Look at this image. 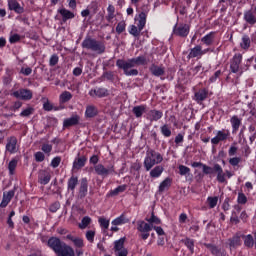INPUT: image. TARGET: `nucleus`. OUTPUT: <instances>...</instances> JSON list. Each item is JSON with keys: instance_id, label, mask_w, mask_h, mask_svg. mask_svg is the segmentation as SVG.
<instances>
[{"instance_id": "obj_30", "label": "nucleus", "mask_w": 256, "mask_h": 256, "mask_svg": "<svg viewBox=\"0 0 256 256\" xmlns=\"http://www.w3.org/2000/svg\"><path fill=\"white\" fill-rule=\"evenodd\" d=\"M251 47V39L247 34L241 37L240 48L244 51H248Z\"/></svg>"}, {"instance_id": "obj_3", "label": "nucleus", "mask_w": 256, "mask_h": 256, "mask_svg": "<svg viewBox=\"0 0 256 256\" xmlns=\"http://www.w3.org/2000/svg\"><path fill=\"white\" fill-rule=\"evenodd\" d=\"M243 55L241 53H235L229 61V69L232 74L242 75L245 71L248 70V67L242 66Z\"/></svg>"}, {"instance_id": "obj_40", "label": "nucleus", "mask_w": 256, "mask_h": 256, "mask_svg": "<svg viewBox=\"0 0 256 256\" xmlns=\"http://www.w3.org/2000/svg\"><path fill=\"white\" fill-rule=\"evenodd\" d=\"M86 161L87 158L85 156L75 159V161L73 162V168L77 170L83 168L85 166Z\"/></svg>"}, {"instance_id": "obj_54", "label": "nucleus", "mask_w": 256, "mask_h": 256, "mask_svg": "<svg viewBox=\"0 0 256 256\" xmlns=\"http://www.w3.org/2000/svg\"><path fill=\"white\" fill-rule=\"evenodd\" d=\"M207 201H208V206H210V209H214L218 204V197L217 196L208 197Z\"/></svg>"}, {"instance_id": "obj_44", "label": "nucleus", "mask_w": 256, "mask_h": 256, "mask_svg": "<svg viewBox=\"0 0 256 256\" xmlns=\"http://www.w3.org/2000/svg\"><path fill=\"white\" fill-rule=\"evenodd\" d=\"M244 239V246L247 248H253L254 247V238L251 234H247L243 236Z\"/></svg>"}, {"instance_id": "obj_5", "label": "nucleus", "mask_w": 256, "mask_h": 256, "mask_svg": "<svg viewBox=\"0 0 256 256\" xmlns=\"http://www.w3.org/2000/svg\"><path fill=\"white\" fill-rule=\"evenodd\" d=\"M116 66L124 71V74L127 77H136L139 75V71L135 68V65L132 61V59L128 60H123V59H118L116 62Z\"/></svg>"}, {"instance_id": "obj_14", "label": "nucleus", "mask_w": 256, "mask_h": 256, "mask_svg": "<svg viewBox=\"0 0 256 256\" xmlns=\"http://www.w3.org/2000/svg\"><path fill=\"white\" fill-rule=\"evenodd\" d=\"M17 138L11 136L7 139L6 151L10 154H16L18 152Z\"/></svg>"}, {"instance_id": "obj_33", "label": "nucleus", "mask_w": 256, "mask_h": 256, "mask_svg": "<svg viewBox=\"0 0 256 256\" xmlns=\"http://www.w3.org/2000/svg\"><path fill=\"white\" fill-rule=\"evenodd\" d=\"M67 239L74 243L76 248H83L84 247V240L80 237H75L71 234L67 235Z\"/></svg>"}, {"instance_id": "obj_43", "label": "nucleus", "mask_w": 256, "mask_h": 256, "mask_svg": "<svg viewBox=\"0 0 256 256\" xmlns=\"http://www.w3.org/2000/svg\"><path fill=\"white\" fill-rule=\"evenodd\" d=\"M131 60L135 67L144 66L147 63L145 56H138L136 58H131Z\"/></svg>"}, {"instance_id": "obj_64", "label": "nucleus", "mask_w": 256, "mask_h": 256, "mask_svg": "<svg viewBox=\"0 0 256 256\" xmlns=\"http://www.w3.org/2000/svg\"><path fill=\"white\" fill-rule=\"evenodd\" d=\"M221 74V70H217L216 73H214V75L210 78V83H215Z\"/></svg>"}, {"instance_id": "obj_25", "label": "nucleus", "mask_w": 256, "mask_h": 256, "mask_svg": "<svg viewBox=\"0 0 256 256\" xmlns=\"http://www.w3.org/2000/svg\"><path fill=\"white\" fill-rule=\"evenodd\" d=\"M39 183L41 185H48L51 181V174L46 170H42L38 176Z\"/></svg>"}, {"instance_id": "obj_6", "label": "nucleus", "mask_w": 256, "mask_h": 256, "mask_svg": "<svg viewBox=\"0 0 256 256\" xmlns=\"http://www.w3.org/2000/svg\"><path fill=\"white\" fill-rule=\"evenodd\" d=\"M154 225L144 220L136 221V230L140 233L142 240H147L150 236V232L153 230Z\"/></svg>"}, {"instance_id": "obj_9", "label": "nucleus", "mask_w": 256, "mask_h": 256, "mask_svg": "<svg viewBox=\"0 0 256 256\" xmlns=\"http://www.w3.org/2000/svg\"><path fill=\"white\" fill-rule=\"evenodd\" d=\"M209 51V48L203 50L201 45H196L194 48L190 49V53H188V59H201L204 55L209 53Z\"/></svg>"}, {"instance_id": "obj_42", "label": "nucleus", "mask_w": 256, "mask_h": 256, "mask_svg": "<svg viewBox=\"0 0 256 256\" xmlns=\"http://www.w3.org/2000/svg\"><path fill=\"white\" fill-rule=\"evenodd\" d=\"M145 111H146L145 105H138L133 108V113L136 116V118H138V119L143 116Z\"/></svg>"}, {"instance_id": "obj_38", "label": "nucleus", "mask_w": 256, "mask_h": 256, "mask_svg": "<svg viewBox=\"0 0 256 256\" xmlns=\"http://www.w3.org/2000/svg\"><path fill=\"white\" fill-rule=\"evenodd\" d=\"M88 192V180L87 178H83L80 186L79 195L81 198H84Z\"/></svg>"}, {"instance_id": "obj_48", "label": "nucleus", "mask_w": 256, "mask_h": 256, "mask_svg": "<svg viewBox=\"0 0 256 256\" xmlns=\"http://www.w3.org/2000/svg\"><path fill=\"white\" fill-rule=\"evenodd\" d=\"M126 189H127V185H120V186H118L117 188H115L114 190H112L111 192H110V195L111 196H117V195H119L120 193H123V192H125L126 191Z\"/></svg>"}, {"instance_id": "obj_26", "label": "nucleus", "mask_w": 256, "mask_h": 256, "mask_svg": "<svg viewBox=\"0 0 256 256\" xmlns=\"http://www.w3.org/2000/svg\"><path fill=\"white\" fill-rule=\"evenodd\" d=\"M150 73L154 77H161L165 74V67L152 64L150 66Z\"/></svg>"}, {"instance_id": "obj_47", "label": "nucleus", "mask_w": 256, "mask_h": 256, "mask_svg": "<svg viewBox=\"0 0 256 256\" xmlns=\"http://www.w3.org/2000/svg\"><path fill=\"white\" fill-rule=\"evenodd\" d=\"M98 222L102 230H108L110 225V219H107L105 217H99Z\"/></svg>"}, {"instance_id": "obj_24", "label": "nucleus", "mask_w": 256, "mask_h": 256, "mask_svg": "<svg viewBox=\"0 0 256 256\" xmlns=\"http://www.w3.org/2000/svg\"><path fill=\"white\" fill-rule=\"evenodd\" d=\"M78 184H79L78 177L75 176V175H72L69 178L68 182H67V190H68V192H71L72 194H74L75 193V189L78 186Z\"/></svg>"}, {"instance_id": "obj_27", "label": "nucleus", "mask_w": 256, "mask_h": 256, "mask_svg": "<svg viewBox=\"0 0 256 256\" xmlns=\"http://www.w3.org/2000/svg\"><path fill=\"white\" fill-rule=\"evenodd\" d=\"M164 172V167L161 165H156L154 168L150 169V178L158 179Z\"/></svg>"}, {"instance_id": "obj_11", "label": "nucleus", "mask_w": 256, "mask_h": 256, "mask_svg": "<svg viewBox=\"0 0 256 256\" xmlns=\"http://www.w3.org/2000/svg\"><path fill=\"white\" fill-rule=\"evenodd\" d=\"M230 136L229 130H218L210 142L212 145H218L220 142L226 141Z\"/></svg>"}, {"instance_id": "obj_29", "label": "nucleus", "mask_w": 256, "mask_h": 256, "mask_svg": "<svg viewBox=\"0 0 256 256\" xmlns=\"http://www.w3.org/2000/svg\"><path fill=\"white\" fill-rule=\"evenodd\" d=\"M215 35H216V32H214V31L204 35V37H202V39H201L202 44H204L206 46H211L215 41Z\"/></svg>"}, {"instance_id": "obj_34", "label": "nucleus", "mask_w": 256, "mask_h": 256, "mask_svg": "<svg viewBox=\"0 0 256 256\" xmlns=\"http://www.w3.org/2000/svg\"><path fill=\"white\" fill-rule=\"evenodd\" d=\"M182 243L184 244V246H186V248H188L190 250V254H194L195 252V240L189 237H186L184 239H182Z\"/></svg>"}, {"instance_id": "obj_21", "label": "nucleus", "mask_w": 256, "mask_h": 256, "mask_svg": "<svg viewBox=\"0 0 256 256\" xmlns=\"http://www.w3.org/2000/svg\"><path fill=\"white\" fill-rule=\"evenodd\" d=\"M230 125L232 129V133H237L242 125V118H239L237 115H233L230 118Z\"/></svg>"}, {"instance_id": "obj_53", "label": "nucleus", "mask_w": 256, "mask_h": 256, "mask_svg": "<svg viewBox=\"0 0 256 256\" xmlns=\"http://www.w3.org/2000/svg\"><path fill=\"white\" fill-rule=\"evenodd\" d=\"M247 201H248L247 196L244 193L239 192L237 196V203L240 205H245Z\"/></svg>"}, {"instance_id": "obj_8", "label": "nucleus", "mask_w": 256, "mask_h": 256, "mask_svg": "<svg viewBox=\"0 0 256 256\" xmlns=\"http://www.w3.org/2000/svg\"><path fill=\"white\" fill-rule=\"evenodd\" d=\"M94 170L98 176H101L103 178H106L115 173L114 165H109L108 167H105L101 163L95 165Z\"/></svg>"}, {"instance_id": "obj_63", "label": "nucleus", "mask_w": 256, "mask_h": 256, "mask_svg": "<svg viewBox=\"0 0 256 256\" xmlns=\"http://www.w3.org/2000/svg\"><path fill=\"white\" fill-rule=\"evenodd\" d=\"M59 58L57 55H52L50 58V66L55 67L58 64Z\"/></svg>"}, {"instance_id": "obj_59", "label": "nucleus", "mask_w": 256, "mask_h": 256, "mask_svg": "<svg viewBox=\"0 0 256 256\" xmlns=\"http://www.w3.org/2000/svg\"><path fill=\"white\" fill-rule=\"evenodd\" d=\"M21 36L19 34H12L9 38L10 44H16L18 41H20Z\"/></svg>"}, {"instance_id": "obj_18", "label": "nucleus", "mask_w": 256, "mask_h": 256, "mask_svg": "<svg viewBox=\"0 0 256 256\" xmlns=\"http://www.w3.org/2000/svg\"><path fill=\"white\" fill-rule=\"evenodd\" d=\"M89 95L93 98L97 97V98H105L107 96H109V91L106 88H96V89H91L89 91Z\"/></svg>"}, {"instance_id": "obj_22", "label": "nucleus", "mask_w": 256, "mask_h": 256, "mask_svg": "<svg viewBox=\"0 0 256 256\" xmlns=\"http://www.w3.org/2000/svg\"><path fill=\"white\" fill-rule=\"evenodd\" d=\"M15 195L14 190H9L8 192L3 193V200L1 201L0 208H6L11 202L12 198Z\"/></svg>"}, {"instance_id": "obj_37", "label": "nucleus", "mask_w": 256, "mask_h": 256, "mask_svg": "<svg viewBox=\"0 0 256 256\" xmlns=\"http://www.w3.org/2000/svg\"><path fill=\"white\" fill-rule=\"evenodd\" d=\"M58 13H60V15H62L64 22L68 21V19H74V17H75L73 12H71L70 10H67L65 8L59 9Z\"/></svg>"}, {"instance_id": "obj_51", "label": "nucleus", "mask_w": 256, "mask_h": 256, "mask_svg": "<svg viewBox=\"0 0 256 256\" xmlns=\"http://www.w3.org/2000/svg\"><path fill=\"white\" fill-rule=\"evenodd\" d=\"M178 171L180 173V176H187L191 173L190 168L185 165L178 166Z\"/></svg>"}, {"instance_id": "obj_39", "label": "nucleus", "mask_w": 256, "mask_h": 256, "mask_svg": "<svg viewBox=\"0 0 256 256\" xmlns=\"http://www.w3.org/2000/svg\"><path fill=\"white\" fill-rule=\"evenodd\" d=\"M230 248H237L241 245V238L239 235H234L228 239Z\"/></svg>"}, {"instance_id": "obj_49", "label": "nucleus", "mask_w": 256, "mask_h": 256, "mask_svg": "<svg viewBox=\"0 0 256 256\" xmlns=\"http://www.w3.org/2000/svg\"><path fill=\"white\" fill-rule=\"evenodd\" d=\"M160 132L162 133V136L169 138L172 135L171 129L168 127V125L164 124L162 127H160Z\"/></svg>"}, {"instance_id": "obj_4", "label": "nucleus", "mask_w": 256, "mask_h": 256, "mask_svg": "<svg viewBox=\"0 0 256 256\" xmlns=\"http://www.w3.org/2000/svg\"><path fill=\"white\" fill-rule=\"evenodd\" d=\"M82 48L91 50L92 52H95L99 55H102L106 51L105 44L101 41H97L96 39L93 38H86L82 42Z\"/></svg>"}, {"instance_id": "obj_7", "label": "nucleus", "mask_w": 256, "mask_h": 256, "mask_svg": "<svg viewBox=\"0 0 256 256\" xmlns=\"http://www.w3.org/2000/svg\"><path fill=\"white\" fill-rule=\"evenodd\" d=\"M126 237H121L114 241L115 256H128V249L125 247Z\"/></svg>"}, {"instance_id": "obj_31", "label": "nucleus", "mask_w": 256, "mask_h": 256, "mask_svg": "<svg viewBox=\"0 0 256 256\" xmlns=\"http://www.w3.org/2000/svg\"><path fill=\"white\" fill-rule=\"evenodd\" d=\"M171 185H172V179L170 177H166V179H164V181L160 183V186H158V192L163 193L169 190Z\"/></svg>"}, {"instance_id": "obj_61", "label": "nucleus", "mask_w": 256, "mask_h": 256, "mask_svg": "<svg viewBox=\"0 0 256 256\" xmlns=\"http://www.w3.org/2000/svg\"><path fill=\"white\" fill-rule=\"evenodd\" d=\"M60 209V203L59 202H54L51 204L49 210L51 213H56Z\"/></svg>"}, {"instance_id": "obj_12", "label": "nucleus", "mask_w": 256, "mask_h": 256, "mask_svg": "<svg viewBox=\"0 0 256 256\" xmlns=\"http://www.w3.org/2000/svg\"><path fill=\"white\" fill-rule=\"evenodd\" d=\"M174 35L178 37H188L190 33V26L188 24H176L174 25Z\"/></svg>"}, {"instance_id": "obj_16", "label": "nucleus", "mask_w": 256, "mask_h": 256, "mask_svg": "<svg viewBox=\"0 0 256 256\" xmlns=\"http://www.w3.org/2000/svg\"><path fill=\"white\" fill-rule=\"evenodd\" d=\"M214 172H216V180L220 184L226 183V174L220 164H214Z\"/></svg>"}, {"instance_id": "obj_20", "label": "nucleus", "mask_w": 256, "mask_h": 256, "mask_svg": "<svg viewBox=\"0 0 256 256\" xmlns=\"http://www.w3.org/2000/svg\"><path fill=\"white\" fill-rule=\"evenodd\" d=\"M209 91L207 89H200L198 92L194 93V101L198 104H202L207 97H208Z\"/></svg>"}, {"instance_id": "obj_2", "label": "nucleus", "mask_w": 256, "mask_h": 256, "mask_svg": "<svg viewBox=\"0 0 256 256\" xmlns=\"http://www.w3.org/2000/svg\"><path fill=\"white\" fill-rule=\"evenodd\" d=\"M162 162L163 156L160 152H157L154 149H148V151H146V157H144V169L146 172L151 171L156 165H159Z\"/></svg>"}, {"instance_id": "obj_15", "label": "nucleus", "mask_w": 256, "mask_h": 256, "mask_svg": "<svg viewBox=\"0 0 256 256\" xmlns=\"http://www.w3.org/2000/svg\"><path fill=\"white\" fill-rule=\"evenodd\" d=\"M163 117V111L152 109L146 113V120L150 122H158Z\"/></svg>"}, {"instance_id": "obj_35", "label": "nucleus", "mask_w": 256, "mask_h": 256, "mask_svg": "<svg viewBox=\"0 0 256 256\" xmlns=\"http://www.w3.org/2000/svg\"><path fill=\"white\" fill-rule=\"evenodd\" d=\"M73 99V94L69 91H63L59 96L60 104H66Z\"/></svg>"}, {"instance_id": "obj_45", "label": "nucleus", "mask_w": 256, "mask_h": 256, "mask_svg": "<svg viewBox=\"0 0 256 256\" xmlns=\"http://www.w3.org/2000/svg\"><path fill=\"white\" fill-rule=\"evenodd\" d=\"M141 31H143V28L136 25H131L129 28V33L130 35H133V37H139L141 35Z\"/></svg>"}, {"instance_id": "obj_13", "label": "nucleus", "mask_w": 256, "mask_h": 256, "mask_svg": "<svg viewBox=\"0 0 256 256\" xmlns=\"http://www.w3.org/2000/svg\"><path fill=\"white\" fill-rule=\"evenodd\" d=\"M81 117L78 114H73L71 117L64 119L63 128L67 129L70 127L78 126L80 123Z\"/></svg>"}, {"instance_id": "obj_57", "label": "nucleus", "mask_w": 256, "mask_h": 256, "mask_svg": "<svg viewBox=\"0 0 256 256\" xmlns=\"http://www.w3.org/2000/svg\"><path fill=\"white\" fill-rule=\"evenodd\" d=\"M34 113V108L32 107H28L26 109H24L21 113L20 116L21 117H29Z\"/></svg>"}, {"instance_id": "obj_55", "label": "nucleus", "mask_w": 256, "mask_h": 256, "mask_svg": "<svg viewBox=\"0 0 256 256\" xmlns=\"http://www.w3.org/2000/svg\"><path fill=\"white\" fill-rule=\"evenodd\" d=\"M124 31H126V22L121 21L118 23V25L116 27V32L118 35H121V33H124Z\"/></svg>"}, {"instance_id": "obj_1", "label": "nucleus", "mask_w": 256, "mask_h": 256, "mask_svg": "<svg viewBox=\"0 0 256 256\" xmlns=\"http://www.w3.org/2000/svg\"><path fill=\"white\" fill-rule=\"evenodd\" d=\"M48 246L57 256H75L74 249L58 237L49 238Z\"/></svg>"}, {"instance_id": "obj_23", "label": "nucleus", "mask_w": 256, "mask_h": 256, "mask_svg": "<svg viewBox=\"0 0 256 256\" xmlns=\"http://www.w3.org/2000/svg\"><path fill=\"white\" fill-rule=\"evenodd\" d=\"M136 26L140 27V29H144L146 23H147V12H140L135 17Z\"/></svg>"}, {"instance_id": "obj_56", "label": "nucleus", "mask_w": 256, "mask_h": 256, "mask_svg": "<svg viewBox=\"0 0 256 256\" xmlns=\"http://www.w3.org/2000/svg\"><path fill=\"white\" fill-rule=\"evenodd\" d=\"M95 236H96V231L95 230H88L86 232V239L90 243H94Z\"/></svg>"}, {"instance_id": "obj_36", "label": "nucleus", "mask_w": 256, "mask_h": 256, "mask_svg": "<svg viewBox=\"0 0 256 256\" xmlns=\"http://www.w3.org/2000/svg\"><path fill=\"white\" fill-rule=\"evenodd\" d=\"M98 114V110H97V107H95L94 105H88L86 107V111H85V117L86 118H94L96 117Z\"/></svg>"}, {"instance_id": "obj_58", "label": "nucleus", "mask_w": 256, "mask_h": 256, "mask_svg": "<svg viewBox=\"0 0 256 256\" xmlns=\"http://www.w3.org/2000/svg\"><path fill=\"white\" fill-rule=\"evenodd\" d=\"M61 164V157L60 156H57V157H54L52 159V162H51V167L56 169L59 167V165Z\"/></svg>"}, {"instance_id": "obj_17", "label": "nucleus", "mask_w": 256, "mask_h": 256, "mask_svg": "<svg viewBox=\"0 0 256 256\" xmlns=\"http://www.w3.org/2000/svg\"><path fill=\"white\" fill-rule=\"evenodd\" d=\"M9 11H14L18 15L24 13V8L19 4L17 0H7Z\"/></svg>"}, {"instance_id": "obj_41", "label": "nucleus", "mask_w": 256, "mask_h": 256, "mask_svg": "<svg viewBox=\"0 0 256 256\" xmlns=\"http://www.w3.org/2000/svg\"><path fill=\"white\" fill-rule=\"evenodd\" d=\"M92 223V218L90 216H84L82 221L79 223L78 227L81 230H85Z\"/></svg>"}, {"instance_id": "obj_50", "label": "nucleus", "mask_w": 256, "mask_h": 256, "mask_svg": "<svg viewBox=\"0 0 256 256\" xmlns=\"http://www.w3.org/2000/svg\"><path fill=\"white\" fill-rule=\"evenodd\" d=\"M146 221H148V223L152 224L153 226L161 224V219L158 218L154 213H152V216H150V218L146 219Z\"/></svg>"}, {"instance_id": "obj_10", "label": "nucleus", "mask_w": 256, "mask_h": 256, "mask_svg": "<svg viewBox=\"0 0 256 256\" xmlns=\"http://www.w3.org/2000/svg\"><path fill=\"white\" fill-rule=\"evenodd\" d=\"M11 96L22 101H30L33 98V92L30 89H19L14 91Z\"/></svg>"}, {"instance_id": "obj_32", "label": "nucleus", "mask_w": 256, "mask_h": 256, "mask_svg": "<svg viewBox=\"0 0 256 256\" xmlns=\"http://www.w3.org/2000/svg\"><path fill=\"white\" fill-rule=\"evenodd\" d=\"M206 248H208V250H210V253H212V255L214 256H224V252L222 251V249L214 244L208 243L206 244Z\"/></svg>"}, {"instance_id": "obj_60", "label": "nucleus", "mask_w": 256, "mask_h": 256, "mask_svg": "<svg viewBox=\"0 0 256 256\" xmlns=\"http://www.w3.org/2000/svg\"><path fill=\"white\" fill-rule=\"evenodd\" d=\"M35 160L38 163L43 162L45 160V155L43 154V152H41V151L36 152L35 153Z\"/></svg>"}, {"instance_id": "obj_62", "label": "nucleus", "mask_w": 256, "mask_h": 256, "mask_svg": "<svg viewBox=\"0 0 256 256\" xmlns=\"http://www.w3.org/2000/svg\"><path fill=\"white\" fill-rule=\"evenodd\" d=\"M42 151L45 153V154H50V152L52 151V145L51 144H43L42 146Z\"/></svg>"}, {"instance_id": "obj_28", "label": "nucleus", "mask_w": 256, "mask_h": 256, "mask_svg": "<svg viewBox=\"0 0 256 256\" xmlns=\"http://www.w3.org/2000/svg\"><path fill=\"white\" fill-rule=\"evenodd\" d=\"M130 222L129 218L123 213L114 220H112L113 226H123L125 224H128Z\"/></svg>"}, {"instance_id": "obj_46", "label": "nucleus", "mask_w": 256, "mask_h": 256, "mask_svg": "<svg viewBox=\"0 0 256 256\" xmlns=\"http://www.w3.org/2000/svg\"><path fill=\"white\" fill-rule=\"evenodd\" d=\"M18 165V159L13 158L9 164H8V170H9V174L10 176H13L15 174V169Z\"/></svg>"}, {"instance_id": "obj_19", "label": "nucleus", "mask_w": 256, "mask_h": 256, "mask_svg": "<svg viewBox=\"0 0 256 256\" xmlns=\"http://www.w3.org/2000/svg\"><path fill=\"white\" fill-rule=\"evenodd\" d=\"M243 19L248 25H256V12L252 10H246L243 13Z\"/></svg>"}, {"instance_id": "obj_52", "label": "nucleus", "mask_w": 256, "mask_h": 256, "mask_svg": "<svg viewBox=\"0 0 256 256\" xmlns=\"http://www.w3.org/2000/svg\"><path fill=\"white\" fill-rule=\"evenodd\" d=\"M242 162V158L241 157H232L229 158L228 163L230 166L232 167H237L239 166V164Z\"/></svg>"}]
</instances>
